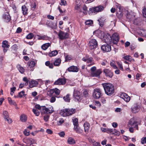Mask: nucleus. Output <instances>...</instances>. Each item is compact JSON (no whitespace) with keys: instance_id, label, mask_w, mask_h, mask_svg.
<instances>
[{"instance_id":"15","label":"nucleus","mask_w":146,"mask_h":146,"mask_svg":"<svg viewBox=\"0 0 146 146\" xmlns=\"http://www.w3.org/2000/svg\"><path fill=\"white\" fill-rule=\"evenodd\" d=\"M66 82V80L64 79L59 78L54 83L55 85H61L65 84Z\"/></svg>"},{"instance_id":"20","label":"nucleus","mask_w":146,"mask_h":146,"mask_svg":"<svg viewBox=\"0 0 146 146\" xmlns=\"http://www.w3.org/2000/svg\"><path fill=\"white\" fill-rule=\"evenodd\" d=\"M125 13L126 17L127 19H129L130 20H131L134 18V15H131L127 11Z\"/></svg>"},{"instance_id":"44","label":"nucleus","mask_w":146,"mask_h":146,"mask_svg":"<svg viewBox=\"0 0 146 146\" xmlns=\"http://www.w3.org/2000/svg\"><path fill=\"white\" fill-rule=\"evenodd\" d=\"M93 59L92 58H89L87 59V62L88 63H92V65L94 64V63L93 62Z\"/></svg>"},{"instance_id":"50","label":"nucleus","mask_w":146,"mask_h":146,"mask_svg":"<svg viewBox=\"0 0 146 146\" xmlns=\"http://www.w3.org/2000/svg\"><path fill=\"white\" fill-rule=\"evenodd\" d=\"M16 89V88L15 87L11 88V95H13V94L15 91Z\"/></svg>"},{"instance_id":"25","label":"nucleus","mask_w":146,"mask_h":146,"mask_svg":"<svg viewBox=\"0 0 146 146\" xmlns=\"http://www.w3.org/2000/svg\"><path fill=\"white\" fill-rule=\"evenodd\" d=\"M17 67L21 73H23L25 72V69L23 67L21 66L20 64H18Z\"/></svg>"},{"instance_id":"56","label":"nucleus","mask_w":146,"mask_h":146,"mask_svg":"<svg viewBox=\"0 0 146 146\" xmlns=\"http://www.w3.org/2000/svg\"><path fill=\"white\" fill-rule=\"evenodd\" d=\"M54 111V110H50L48 108H47V110H46L45 113H51Z\"/></svg>"},{"instance_id":"10","label":"nucleus","mask_w":146,"mask_h":146,"mask_svg":"<svg viewBox=\"0 0 146 146\" xmlns=\"http://www.w3.org/2000/svg\"><path fill=\"white\" fill-rule=\"evenodd\" d=\"M58 36L59 39L63 40L67 38L68 37V34L67 33L60 31L58 33Z\"/></svg>"},{"instance_id":"59","label":"nucleus","mask_w":146,"mask_h":146,"mask_svg":"<svg viewBox=\"0 0 146 146\" xmlns=\"http://www.w3.org/2000/svg\"><path fill=\"white\" fill-rule=\"evenodd\" d=\"M113 75V74H105V76H106L110 78H111Z\"/></svg>"},{"instance_id":"5","label":"nucleus","mask_w":146,"mask_h":146,"mask_svg":"<svg viewBox=\"0 0 146 146\" xmlns=\"http://www.w3.org/2000/svg\"><path fill=\"white\" fill-rule=\"evenodd\" d=\"M92 96L95 99H98L102 96L101 90L99 88L94 89L93 92Z\"/></svg>"},{"instance_id":"36","label":"nucleus","mask_w":146,"mask_h":146,"mask_svg":"<svg viewBox=\"0 0 146 146\" xmlns=\"http://www.w3.org/2000/svg\"><path fill=\"white\" fill-rule=\"evenodd\" d=\"M74 125L76 127V126L79 125L78 119L75 118L74 119Z\"/></svg>"},{"instance_id":"12","label":"nucleus","mask_w":146,"mask_h":146,"mask_svg":"<svg viewBox=\"0 0 146 146\" xmlns=\"http://www.w3.org/2000/svg\"><path fill=\"white\" fill-rule=\"evenodd\" d=\"M107 44L102 45L101 47V49L106 52H109L111 50V45Z\"/></svg>"},{"instance_id":"49","label":"nucleus","mask_w":146,"mask_h":146,"mask_svg":"<svg viewBox=\"0 0 146 146\" xmlns=\"http://www.w3.org/2000/svg\"><path fill=\"white\" fill-rule=\"evenodd\" d=\"M83 96L85 97H88V91L86 90H85L83 92Z\"/></svg>"},{"instance_id":"48","label":"nucleus","mask_w":146,"mask_h":146,"mask_svg":"<svg viewBox=\"0 0 146 146\" xmlns=\"http://www.w3.org/2000/svg\"><path fill=\"white\" fill-rule=\"evenodd\" d=\"M93 23V21L91 20H88L85 22L86 24L88 25H91Z\"/></svg>"},{"instance_id":"19","label":"nucleus","mask_w":146,"mask_h":146,"mask_svg":"<svg viewBox=\"0 0 146 146\" xmlns=\"http://www.w3.org/2000/svg\"><path fill=\"white\" fill-rule=\"evenodd\" d=\"M61 60L60 58H58L55 60L53 64L55 66H58L61 62Z\"/></svg>"},{"instance_id":"33","label":"nucleus","mask_w":146,"mask_h":146,"mask_svg":"<svg viewBox=\"0 0 146 146\" xmlns=\"http://www.w3.org/2000/svg\"><path fill=\"white\" fill-rule=\"evenodd\" d=\"M115 5L117 8V11L120 12L122 9V7H121L120 4L118 3H116Z\"/></svg>"},{"instance_id":"37","label":"nucleus","mask_w":146,"mask_h":146,"mask_svg":"<svg viewBox=\"0 0 146 146\" xmlns=\"http://www.w3.org/2000/svg\"><path fill=\"white\" fill-rule=\"evenodd\" d=\"M3 115L5 119V117H6L9 116V114L8 112L5 110L3 111Z\"/></svg>"},{"instance_id":"8","label":"nucleus","mask_w":146,"mask_h":146,"mask_svg":"<svg viewBox=\"0 0 146 146\" xmlns=\"http://www.w3.org/2000/svg\"><path fill=\"white\" fill-rule=\"evenodd\" d=\"M104 7L101 5L90 8L89 10L92 13H96L101 12L103 10Z\"/></svg>"},{"instance_id":"51","label":"nucleus","mask_w":146,"mask_h":146,"mask_svg":"<svg viewBox=\"0 0 146 146\" xmlns=\"http://www.w3.org/2000/svg\"><path fill=\"white\" fill-rule=\"evenodd\" d=\"M24 134L26 136H29L30 135V131L25 129L24 131Z\"/></svg>"},{"instance_id":"52","label":"nucleus","mask_w":146,"mask_h":146,"mask_svg":"<svg viewBox=\"0 0 146 146\" xmlns=\"http://www.w3.org/2000/svg\"><path fill=\"white\" fill-rule=\"evenodd\" d=\"M73 139L71 137H69L68 140V142L69 144H72L73 143Z\"/></svg>"},{"instance_id":"4","label":"nucleus","mask_w":146,"mask_h":146,"mask_svg":"<svg viewBox=\"0 0 146 146\" xmlns=\"http://www.w3.org/2000/svg\"><path fill=\"white\" fill-rule=\"evenodd\" d=\"M74 98L75 101L78 102H80L82 98V93L78 91L74 90Z\"/></svg>"},{"instance_id":"6","label":"nucleus","mask_w":146,"mask_h":146,"mask_svg":"<svg viewBox=\"0 0 146 146\" xmlns=\"http://www.w3.org/2000/svg\"><path fill=\"white\" fill-rule=\"evenodd\" d=\"M42 80L41 79H38L36 80H32L29 82V87L30 88L37 86L39 84V83H41L42 82Z\"/></svg>"},{"instance_id":"17","label":"nucleus","mask_w":146,"mask_h":146,"mask_svg":"<svg viewBox=\"0 0 146 146\" xmlns=\"http://www.w3.org/2000/svg\"><path fill=\"white\" fill-rule=\"evenodd\" d=\"M3 18L6 22H9L11 20V17L8 13L4 14L3 16Z\"/></svg>"},{"instance_id":"61","label":"nucleus","mask_w":146,"mask_h":146,"mask_svg":"<svg viewBox=\"0 0 146 146\" xmlns=\"http://www.w3.org/2000/svg\"><path fill=\"white\" fill-rule=\"evenodd\" d=\"M49 116L47 115H46L44 116V120L46 121H48L49 118Z\"/></svg>"},{"instance_id":"41","label":"nucleus","mask_w":146,"mask_h":146,"mask_svg":"<svg viewBox=\"0 0 146 146\" xmlns=\"http://www.w3.org/2000/svg\"><path fill=\"white\" fill-rule=\"evenodd\" d=\"M34 36V35L33 33H30L28 35L26 36V38L27 39H32Z\"/></svg>"},{"instance_id":"9","label":"nucleus","mask_w":146,"mask_h":146,"mask_svg":"<svg viewBox=\"0 0 146 146\" xmlns=\"http://www.w3.org/2000/svg\"><path fill=\"white\" fill-rule=\"evenodd\" d=\"M133 119H131L129 121V124L131 125L132 127H133V128H135L137 130H138V125H141V122L136 121H134L133 122Z\"/></svg>"},{"instance_id":"60","label":"nucleus","mask_w":146,"mask_h":146,"mask_svg":"<svg viewBox=\"0 0 146 146\" xmlns=\"http://www.w3.org/2000/svg\"><path fill=\"white\" fill-rule=\"evenodd\" d=\"M56 101V98L55 97H51L50 99V102L51 103H53L55 102Z\"/></svg>"},{"instance_id":"23","label":"nucleus","mask_w":146,"mask_h":146,"mask_svg":"<svg viewBox=\"0 0 146 146\" xmlns=\"http://www.w3.org/2000/svg\"><path fill=\"white\" fill-rule=\"evenodd\" d=\"M74 131L78 133H82V130L79 127V126H74Z\"/></svg>"},{"instance_id":"63","label":"nucleus","mask_w":146,"mask_h":146,"mask_svg":"<svg viewBox=\"0 0 146 146\" xmlns=\"http://www.w3.org/2000/svg\"><path fill=\"white\" fill-rule=\"evenodd\" d=\"M93 145L94 146H100V145L99 142H96L95 141L93 143Z\"/></svg>"},{"instance_id":"64","label":"nucleus","mask_w":146,"mask_h":146,"mask_svg":"<svg viewBox=\"0 0 146 146\" xmlns=\"http://www.w3.org/2000/svg\"><path fill=\"white\" fill-rule=\"evenodd\" d=\"M81 6L80 4L75 5V9L76 10H78L80 9V7Z\"/></svg>"},{"instance_id":"7","label":"nucleus","mask_w":146,"mask_h":146,"mask_svg":"<svg viewBox=\"0 0 146 146\" xmlns=\"http://www.w3.org/2000/svg\"><path fill=\"white\" fill-rule=\"evenodd\" d=\"M98 44L97 40L94 39H92L91 40L89 43V48L91 50L94 49L97 47Z\"/></svg>"},{"instance_id":"62","label":"nucleus","mask_w":146,"mask_h":146,"mask_svg":"<svg viewBox=\"0 0 146 146\" xmlns=\"http://www.w3.org/2000/svg\"><path fill=\"white\" fill-rule=\"evenodd\" d=\"M28 141L29 143H31V144H32L34 142V140L32 138H30L28 139Z\"/></svg>"},{"instance_id":"13","label":"nucleus","mask_w":146,"mask_h":146,"mask_svg":"<svg viewBox=\"0 0 146 146\" xmlns=\"http://www.w3.org/2000/svg\"><path fill=\"white\" fill-rule=\"evenodd\" d=\"M120 97L126 102H128L130 99V97L125 93L121 94L120 95Z\"/></svg>"},{"instance_id":"14","label":"nucleus","mask_w":146,"mask_h":146,"mask_svg":"<svg viewBox=\"0 0 146 146\" xmlns=\"http://www.w3.org/2000/svg\"><path fill=\"white\" fill-rule=\"evenodd\" d=\"M35 63L34 61H31L28 62L27 65L28 66V69L31 71H33L34 69V67L35 65Z\"/></svg>"},{"instance_id":"27","label":"nucleus","mask_w":146,"mask_h":146,"mask_svg":"<svg viewBox=\"0 0 146 146\" xmlns=\"http://www.w3.org/2000/svg\"><path fill=\"white\" fill-rule=\"evenodd\" d=\"M38 36V40H47L48 39V37L47 36L44 35L43 36L37 35Z\"/></svg>"},{"instance_id":"34","label":"nucleus","mask_w":146,"mask_h":146,"mask_svg":"<svg viewBox=\"0 0 146 146\" xmlns=\"http://www.w3.org/2000/svg\"><path fill=\"white\" fill-rule=\"evenodd\" d=\"M64 56L65 59V62L68 61L72 59V57L70 55H67V54H64Z\"/></svg>"},{"instance_id":"54","label":"nucleus","mask_w":146,"mask_h":146,"mask_svg":"<svg viewBox=\"0 0 146 146\" xmlns=\"http://www.w3.org/2000/svg\"><path fill=\"white\" fill-rule=\"evenodd\" d=\"M66 4V2L65 0H61L60 4L61 5L65 6Z\"/></svg>"},{"instance_id":"21","label":"nucleus","mask_w":146,"mask_h":146,"mask_svg":"<svg viewBox=\"0 0 146 146\" xmlns=\"http://www.w3.org/2000/svg\"><path fill=\"white\" fill-rule=\"evenodd\" d=\"M116 130L115 129H110L107 128V133H108L113 134L116 133Z\"/></svg>"},{"instance_id":"32","label":"nucleus","mask_w":146,"mask_h":146,"mask_svg":"<svg viewBox=\"0 0 146 146\" xmlns=\"http://www.w3.org/2000/svg\"><path fill=\"white\" fill-rule=\"evenodd\" d=\"M8 100L9 102L11 105H14L15 106L16 105V102L12 100L11 98H8Z\"/></svg>"},{"instance_id":"29","label":"nucleus","mask_w":146,"mask_h":146,"mask_svg":"<svg viewBox=\"0 0 146 146\" xmlns=\"http://www.w3.org/2000/svg\"><path fill=\"white\" fill-rule=\"evenodd\" d=\"M110 65L111 66L115 69H117V67L115 64V61L111 60L110 63Z\"/></svg>"},{"instance_id":"47","label":"nucleus","mask_w":146,"mask_h":146,"mask_svg":"<svg viewBox=\"0 0 146 146\" xmlns=\"http://www.w3.org/2000/svg\"><path fill=\"white\" fill-rule=\"evenodd\" d=\"M31 8L33 10H34L36 7V4L35 3H33L31 4Z\"/></svg>"},{"instance_id":"11","label":"nucleus","mask_w":146,"mask_h":146,"mask_svg":"<svg viewBox=\"0 0 146 146\" xmlns=\"http://www.w3.org/2000/svg\"><path fill=\"white\" fill-rule=\"evenodd\" d=\"M112 41L115 44H117L119 40V37L118 35L116 33H115L113 34L111 37Z\"/></svg>"},{"instance_id":"58","label":"nucleus","mask_w":146,"mask_h":146,"mask_svg":"<svg viewBox=\"0 0 146 146\" xmlns=\"http://www.w3.org/2000/svg\"><path fill=\"white\" fill-rule=\"evenodd\" d=\"M142 13L144 17L146 18V8H144L143 10Z\"/></svg>"},{"instance_id":"24","label":"nucleus","mask_w":146,"mask_h":146,"mask_svg":"<svg viewBox=\"0 0 146 146\" xmlns=\"http://www.w3.org/2000/svg\"><path fill=\"white\" fill-rule=\"evenodd\" d=\"M50 44L49 43H45L42 46L41 48L43 50H45L50 46Z\"/></svg>"},{"instance_id":"18","label":"nucleus","mask_w":146,"mask_h":146,"mask_svg":"<svg viewBox=\"0 0 146 146\" xmlns=\"http://www.w3.org/2000/svg\"><path fill=\"white\" fill-rule=\"evenodd\" d=\"M84 126L85 132H88L90 127V125L89 123L87 122H85L84 124Z\"/></svg>"},{"instance_id":"2","label":"nucleus","mask_w":146,"mask_h":146,"mask_svg":"<svg viewBox=\"0 0 146 146\" xmlns=\"http://www.w3.org/2000/svg\"><path fill=\"white\" fill-rule=\"evenodd\" d=\"M73 113V110L72 109L65 108L60 110L59 113L61 116L65 117L71 115Z\"/></svg>"},{"instance_id":"43","label":"nucleus","mask_w":146,"mask_h":146,"mask_svg":"<svg viewBox=\"0 0 146 146\" xmlns=\"http://www.w3.org/2000/svg\"><path fill=\"white\" fill-rule=\"evenodd\" d=\"M5 120H7L9 123H11L12 122V120L9 117L5 118Z\"/></svg>"},{"instance_id":"35","label":"nucleus","mask_w":146,"mask_h":146,"mask_svg":"<svg viewBox=\"0 0 146 146\" xmlns=\"http://www.w3.org/2000/svg\"><path fill=\"white\" fill-rule=\"evenodd\" d=\"M69 96L70 95L69 94H68L66 96L64 97L63 98L66 102H69L70 101Z\"/></svg>"},{"instance_id":"53","label":"nucleus","mask_w":146,"mask_h":146,"mask_svg":"<svg viewBox=\"0 0 146 146\" xmlns=\"http://www.w3.org/2000/svg\"><path fill=\"white\" fill-rule=\"evenodd\" d=\"M25 94V92L24 91H22L19 93L18 97H22L24 96Z\"/></svg>"},{"instance_id":"3","label":"nucleus","mask_w":146,"mask_h":146,"mask_svg":"<svg viewBox=\"0 0 146 146\" xmlns=\"http://www.w3.org/2000/svg\"><path fill=\"white\" fill-rule=\"evenodd\" d=\"M101 37H102V40L106 43L110 44L112 42L111 36L109 34H104L103 32L100 33Z\"/></svg>"},{"instance_id":"57","label":"nucleus","mask_w":146,"mask_h":146,"mask_svg":"<svg viewBox=\"0 0 146 146\" xmlns=\"http://www.w3.org/2000/svg\"><path fill=\"white\" fill-rule=\"evenodd\" d=\"M59 135L61 137H64L65 133L64 131L60 132L58 133Z\"/></svg>"},{"instance_id":"26","label":"nucleus","mask_w":146,"mask_h":146,"mask_svg":"<svg viewBox=\"0 0 146 146\" xmlns=\"http://www.w3.org/2000/svg\"><path fill=\"white\" fill-rule=\"evenodd\" d=\"M20 119L23 122H25L27 120V117L24 114L21 115L20 116Z\"/></svg>"},{"instance_id":"16","label":"nucleus","mask_w":146,"mask_h":146,"mask_svg":"<svg viewBox=\"0 0 146 146\" xmlns=\"http://www.w3.org/2000/svg\"><path fill=\"white\" fill-rule=\"evenodd\" d=\"M131 111L134 113H137L139 111L138 106L137 104H134L132 106Z\"/></svg>"},{"instance_id":"28","label":"nucleus","mask_w":146,"mask_h":146,"mask_svg":"<svg viewBox=\"0 0 146 146\" xmlns=\"http://www.w3.org/2000/svg\"><path fill=\"white\" fill-rule=\"evenodd\" d=\"M22 9L23 15H27V13L28 9L26 8L25 6L23 5L22 6Z\"/></svg>"},{"instance_id":"1","label":"nucleus","mask_w":146,"mask_h":146,"mask_svg":"<svg viewBox=\"0 0 146 146\" xmlns=\"http://www.w3.org/2000/svg\"><path fill=\"white\" fill-rule=\"evenodd\" d=\"M106 94L107 95L111 96L114 92L113 86L110 83H104L102 84Z\"/></svg>"},{"instance_id":"22","label":"nucleus","mask_w":146,"mask_h":146,"mask_svg":"<svg viewBox=\"0 0 146 146\" xmlns=\"http://www.w3.org/2000/svg\"><path fill=\"white\" fill-rule=\"evenodd\" d=\"M10 46L8 44V42L6 40H4L2 42V47L3 48H9Z\"/></svg>"},{"instance_id":"42","label":"nucleus","mask_w":146,"mask_h":146,"mask_svg":"<svg viewBox=\"0 0 146 146\" xmlns=\"http://www.w3.org/2000/svg\"><path fill=\"white\" fill-rule=\"evenodd\" d=\"M124 58L127 60L129 61H131V56L129 55H127L123 57Z\"/></svg>"},{"instance_id":"40","label":"nucleus","mask_w":146,"mask_h":146,"mask_svg":"<svg viewBox=\"0 0 146 146\" xmlns=\"http://www.w3.org/2000/svg\"><path fill=\"white\" fill-rule=\"evenodd\" d=\"M83 13L85 14H86L87 13V7L86 5H84L83 7Z\"/></svg>"},{"instance_id":"46","label":"nucleus","mask_w":146,"mask_h":146,"mask_svg":"<svg viewBox=\"0 0 146 146\" xmlns=\"http://www.w3.org/2000/svg\"><path fill=\"white\" fill-rule=\"evenodd\" d=\"M100 74H91L90 77H96L99 78L100 77Z\"/></svg>"},{"instance_id":"30","label":"nucleus","mask_w":146,"mask_h":146,"mask_svg":"<svg viewBox=\"0 0 146 146\" xmlns=\"http://www.w3.org/2000/svg\"><path fill=\"white\" fill-rule=\"evenodd\" d=\"M58 53V52L57 51L55 50L51 52L48 55L50 56V57L56 55Z\"/></svg>"},{"instance_id":"45","label":"nucleus","mask_w":146,"mask_h":146,"mask_svg":"<svg viewBox=\"0 0 146 146\" xmlns=\"http://www.w3.org/2000/svg\"><path fill=\"white\" fill-rule=\"evenodd\" d=\"M54 89V92L55 94L56 95H59L60 94V90H59L57 88H55Z\"/></svg>"},{"instance_id":"39","label":"nucleus","mask_w":146,"mask_h":146,"mask_svg":"<svg viewBox=\"0 0 146 146\" xmlns=\"http://www.w3.org/2000/svg\"><path fill=\"white\" fill-rule=\"evenodd\" d=\"M33 113L36 116H38L40 114V113L38 111L35 109H33Z\"/></svg>"},{"instance_id":"31","label":"nucleus","mask_w":146,"mask_h":146,"mask_svg":"<svg viewBox=\"0 0 146 146\" xmlns=\"http://www.w3.org/2000/svg\"><path fill=\"white\" fill-rule=\"evenodd\" d=\"M45 65L51 68H52L53 67V64L52 63H50L49 61H47L45 63Z\"/></svg>"},{"instance_id":"38","label":"nucleus","mask_w":146,"mask_h":146,"mask_svg":"<svg viewBox=\"0 0 146 146\" xmlns=\"http://www.w3.org/2000/svg\"><path fill=\"white\" fill-rule=\"evenodd\" d=\"M117 63L118 65V66L119 67V68L121 70H123V68L122 65V63L120 62H117Z\"/></svg>"},{"instance_id":"55","label":"nucleus","mask_w":146,"mask_h":146,"mask_svg":"<svg viewBox=\"0 0 146 146\" xmlns=\"http://www.w3.org/2000/svg\"><path fill=\"white\" fill-rule=\"evenodd\" d=\"M141 142L142 144H144L145 143H146V137H143L141 139Z\"/></svg>"}]
</instances>
